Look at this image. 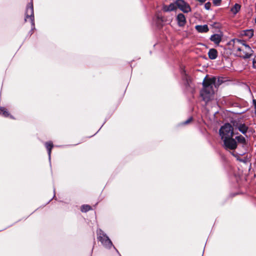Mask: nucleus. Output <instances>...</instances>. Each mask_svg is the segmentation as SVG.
I'll return each instance as SVG.
<instances>
[{
  "label": "nucleus",
  "instance_id": "1",
  "mask_svg": "<svg viewBox=\"0 0 256 256\" xmlns=\"http://www.w3.org/2000/svg\"><path fill=\"white\" fill-rule=\"evenodd\" d=\"M216 78L213 77L208 78L206 77L204 80L203 88L200 91V96L206 102L213 98L214 94V86H216Z\"/></svg>",
  "mask_w": 256,
  "mask_h": 256
},
{
  "label": "nucleus",
  "instance_id": "2",
  "mask_svg": "<svg viewBox=\"0 0 256 256\" xmlns=\"http://www.w3.org/2000/svg\"><path fill=\"white\" fill-rule=\"evenodd\" d=\"M233 52L236 56L244 58H250L252 54V50L250 47L246 44L243 40L238 39H234Z\"/></svg>",
  "mask_w": 256,
  "mask_h": 256
},
{
  "label": "nucleus",
  "instance_id": "3",
  "mask_svg": "<svg viewBox=\"0 0 256 256\" xmlns=\"http://www.w3.org/2000/svg\"><path fill=\"white\" fill-rule=\"evenodd\" d=\"M219 133L222 140L232 137L234 134V128L230 124H225L220 129Z\"/></svg>",
  "mask_w": 256,
  "mask_h": 256
},
{
  "label": "nucleus",
  "instance_id": "4",
  "mask_svg": "<svg viewBox=\"0 0 256 256\" xmlns=\"http://www.w3.org/2000/svg\"><path fill=\"white\" fill-rule=\"evenodd\" d=\"M98 239L106 248H110L112 246V243L107 235L100 229L97 230Z\"/></svg>",
  "mask_w": 256,
  "mask_h": 256
},
{
  "label": "nucleus",
  "instance_id": "5",
  "mask_svg": "<svg viewBox=\"0 0 256 256\" xmlns=\"http://www.w3.org/2000/svg\"><path fill=\"white\" fill-rule=\"evenodd\" d=\"M28 18H30V20L32 24V29H34V7L33 4L31 2L29 3L26 6V18L24 19L25 21H26Z\"/></svg>",
  "mask_w": 256,
  "mask_h": 256
},
{
  "label": "nucleus",
  "instance_id": "6",
  "mask_svg": "<svg viewBox=\"0 0 256 256\" xmlns=\"http://www.w3.org/2000/svg\"><path fill=\"white\" fill-rule=\"evenodd\" d=\"M224 147L226 150H235L238 146L237 142L232 137L223 140Z\"/></svg>",
  "mask_w": 256,
  "mask_h": 256
},
{
  "label": "nucleus",
  "instance_id": "7",
  "mask_svg": "<svg viewBox=\"0 0 256 256\" xmlns=\"http://www.w3.org/2000/svg\"><path fill=\"white\" fill-rule=\"evenodd\" d=\"M176 4L177 7L184 13H188L192 10L189 4L184 0H176Z\"/></svg>",
  "mask_w": 256,
  "mask_h": 256
},
{
  "label": "nucleus",
  "instance_id": "8",
  "mask_svg": "<svg viewBox=\"0 0 256 256\" xmlns=\"http://www.w3.org/2000/svg\"><path fill=\"white\" fill-rule=\"evenodd\" d=\"M178 24L180 26H183L186 23V18L182 14H179L176 16Z\"/></svg>",
  "mask_w": 256,
  "mask_h": 256
},
{
  "label": "nucleus",
  "instance_id": "9",
  "mask_svg": "<svg viewBox=\"0 0 256 256\" xmlns=\"http://www.w3.org/2000/svg\"><path fill=\"white\" fill-rule=\"evenodd\" d=\"M195 28L198 32L200 33L206 32L209 30V28L207 24L196 25L195 26Z\"/></svg>",
  "mask_w": 256,
  "mask_h": 256
},
{
  "label": "nucleus",
  "instance_id": "10",
  "mask_svg": "<svg viewBox=\"0 0 256 256\" xmlns=\"http://www.w3.org/2000/svg\"><path fill=\"white\" fill-rule=\"evenodd\" d=\"M235 127L244 134H246L248 130V127L244 124H236Z\"/></svg>",
  "mask_w": 256,
  "mask_h": 256
},
{
  "label": "nucleus",
  "instance_id": "11",
  "mask_svg": "<svg viewBox=\"0 0 256 256\" xmlns=\"http://www.w3.org/2000/svg\"><path fill=\"white\" fill-rule=\"evenodd\" d=\"M177 6L175 3H172L168 6H164L163 7V10L166 12H171L174 10L176 9Z\"/></svg>",
  "mask_w": 256,
  "mask_h": 256
},
{
  "label": "nucleus",
  "instance_id": "12",
  "mask_svg": "<svg viewBox=\"0 0 256 256\" xmlns=\"http://www.w3.org/2000/svg\"><path fill=\"white\" fill-rule=\"evenodd\" d=\"M211 41L216 44H218L222 40V36L219 34H214L210 38Z\"/></svg>",
  "mask_w": 256,
  "mask_h": 256
},
{
  "label": "nucleus",
  "instance_id": "13",
  "mask_svg": "<svg viewBox=\"0 0 256 256\" xmlns=\"http://www.w3.org/2000/svg\"><path fill=\"white\" fill-rule=\"evenodd\" d=\"M208 57L211 60H215L218 56V52L214 48H211L208 52Z\"/></svg>",
  "mask_w": 256,
  "mask_h": 256
},
{
  "label": "nucleus",
  "instance_id": "14",
  "mask_svg": "<svg viewBox=\"0 0 256 256\" xmlns=\"http://www.w3.org/2000/svg\"><path fill=\"white\" fill-rule=\"evenodd\" d=\"M241 34L242 36H246L248 38H250L254 35V31L252 29L244 30L242 32Z\"/></svg>",
  "mask_w": 256,
  "mask_h": 256
},
{
  "label": "nucleus",
  "instance_id": "15",
  "mask_svg": "<svg viewBox=\"0 0 256 256\" xmlns=\"http://www.w3.org/2000/svg\"><path fill=\"white\" fill-rule=\"evenodd\" d=\"M234 139L236 142L242 144L243 146L246 144V140L244 137L242 135L236 136Z\"/></svg>",
  "mask_w": 256,
  "mask_h": 256
},
{
  "label": "nucleus",
  "instance_id": "16",
  "mask_svg": "<svg viewBox=\"0 0 256 256\" xmlns=\"http://www.w3.org/2000/svg\"><path fill=\"white\" fill-rule=\"evenodd\" d=\"M46 147L48 150L49 160H50V155H51V151L52 149L53 148V144L51 142H46L45 144Z\"/></svg>",
  "mask_w": 256,
  "mask_h": 256
},
{
  "label": "nucleus",
  "instance_id": "17",
  "mask_svg": "<svg viewBox=\"0 0 256 256\" xmlns=\"http://www.w3.org/2000/svg\"><path fill=\"white\" fill-rule=\"evenodd\" d=\"M0 114L2 115L4 117H8L10 116V118H13V117L12 116H10L7 110L3 107L0 108Z\"/></svg>",
  "mask_w": 256,
  "mask_h": 256
},
{
  "label": "nucleus",
  "instance_id": "18",
  "mask_svg": "<svg viewBox=\"0 0 256 256\" xmlns=\"http://www.w3.org/2000/svg\"><path fill=\"white\" fill-rule=\"evenodd\" d=\"M240 6L238 4H236L234 5V6L231 8L230 11L232 12V14H236L240 10Z\"/></svg>",
  "mask_w": 256,
  "mask_h": 256
},
{
  "label": "nucleus",
  "instance_id": "19",
  "mask_svg": "<svg viewBox=\"0 0 256 256\" xmlns=\"http://www.w3.org/2000/svg\"><path fill=\"white\" fill-rule=\"evenodd\" d=\"M183 80H184V84L186 86H190V83L191 82V80L188 76L185 74L184 76H183Z\"/></svg>",
  "mask_w": 256,
  "mask_h": 256
},
{
  "label": "nucleus",
  "instance_id": "20",
  "mask_svg": "<svg viewBox=\"0 0 256 256\" xmlns=\"http://www.w3.org/2000/svg\"><path fill=\"white\" fill-rule=\"evenodd\" d=\"M232 154L233 155V156H234L235 158H236L238 160L244 163H246L247 162L246 159L240 158V157H239L238 154V153H235L234 152H232Z\"/></svg>",
  "mask_w": 256,
  "mask_h": 256
},
{
  "label": "nucleus",
  "instance_id": "21",
  "mask_svg": "<svg viewBox=\"0 0 256 256\" xmlns=\"http://www.w3.org/2000/svg\"><path fill=\"white\" fill-rule=\"evenodd\" d=\"M91 209L90 206L88 204H84L81 207V210L82 212H87Z\"/></svg>",
  "mask_w": 256,
  "mask_h": 256
},
{
  "label": "nucleus",
  "instance_id": "22",
  "mask_svg": "<svg viewBox=\"0 0 256 256\" xmlns=\"http://www.w3.org/2000/svg\"><path fill=\"white\" fill-rule=\"evenodd\" d=\"M213 3L216 6L220 5L222 0H212Z\"/></svg>",
  "mask_w": 256,
  "mask_h": 256
},
{
  "label": "nucleus",
  "instance_id": "23",
  "mask_svg": "<svg viewBox=\"0 0 256 256\" xmlns=\"http://www.w3.org/2000/svg\"><path fill=\"white\" fill-rule=\"evenodd\" d=\"M253 67L256 68V56H255L252 60Z\"/></svg>",
  "mask_w": 256,
  "mask_h": 256
},
{
  "label": "nucleus",
  "instance_id": "24",
  "mask_svg": "<svg viewBox=\"0 0 256 256\" xmlns=\"http://www.w3.org/2000/svg\"><path fill=\"white\" fill-rule=\"evenodd\" d=\"M192 117L190 118L188 120H186L184 122V124H186L190 123L192 120Z\"/></svg>",
  "mask_w": 256,
  "mask_h": 256
},
{
  "label": "nucleus",
  "instance_id": "25",
  "mask_svg": "<svg viewBox=\"0 0 256 256\" xmlns=\"http://www.w3.org/2000/svg\"><path fill=\"white\" fill-rule=\"evenodd\" d=\"M210 3L207 2L205 4V8L206 9L208 10L210 8Z\"/></svg>",
  "mask_w": 256,
  "mask_h": 256
},
{
  "label": "nucleus",
  "instance_id": "26",
  "mask_svg": "<svg viewBox=\"0 0 256 256\" xmlns=\"http://www.w3.org/2000/svg\"><path fill=\"white\" fill-rule=\"evenodd\" d=\"M253 104H254V106L255 113H256V100H253Z\"/></svg>",
  "mask_w": 256,
  "mask_h": 256
},
{
  "label": "nucleus",
  "instance_id": "27",
  "mask_svg": "<svg viewBox=\"0 0 256 256\" xmlns=\"http://www.w3.org/2000/svg\"><path fill=\"white\" fill-rule=\"evenodd\" d=\"M200 2H204L206 0H197Z\"/></svg>",
  "mask_w": 256,
  "mask_h": 256
},
{
  "label": "nucleus",
  "instance_id": "28",
  "mask_svg": "<svg viewBox=\"0 0 256 256\" xmlns=\"http://www.w3.org/2000/svg\"><path fill=\"white\" fill-rule=\"evenodd\" d=\"M255 22L256 23V18H255Z\"/></svg>",
  "mask_w": 256,
  "mask_h": 256
}]
</instances>
